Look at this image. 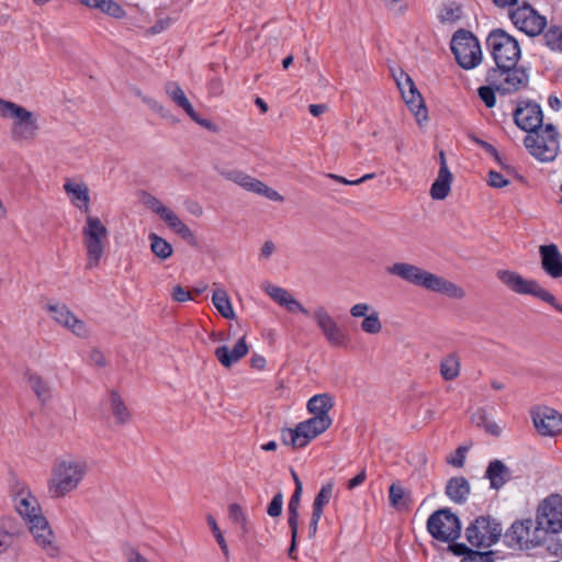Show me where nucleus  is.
I'll list each match as a JSON object with an SVG mask.
<instances>
[{
  "label": "nucleus",
  "mask_w": 562,
  "mask_h": 562,
  "mask_svg": "<svg viewBox=\"0 0 562 562\" xmlns=\"http://www.w3.org/2000/svg\"><path fill=\"white\" fill-rule=\"evenodd\" d=\"M323 514L319 513H312V518L310 522V536L314 537L317 531V525Z\"/></svg>",
  "instance_id": "0e129e2a"
},
{
  "label": "nucleus",
  "mask_w": 562,
  "mask_h": 562,
  "mask_svg": "<svg viewBox=\"0 0 562 562\" xmlns=\"http://www.w3.org/2000/svg\"><path fill=\"white\" fill-rule=\"evenodd\" d=\"M485 476L490 480L492 488L499 490L512 479V471L503 461L493 460L486 469Z\"/></svg>",
  "instance_id": "473e14b6"
},
{
  "label": "nucleus",
  "mask_w": 562,
  "mask_h": 562,
  "mask_svg": "<svg viewBox=\"0 0 562 562\" xmlns=\"http://www.w3.org/2000/svg\"><path fill=\"white\" fill-rule=\"evenodd\" d=\"M367 479L366 470H361L355 477L348 481L347 487L348 490H353L361 485Z\"/></svg>",
  "instance_id": "bf43d9fd"
},
{
  "label": "nucleus",
  "mask_w": 562,
  "mask_h": 562,
  "mask_svg": "<svg viewBox=\"0 0 562 562\" xmlns=\"http://www.w3.org/2000/svg\"><path fill=\"white\" fill-rule=\"evenodd\" d=\"M13 504L16 513L25 524L44 516L37 498L29 490L18 492L14 495Z\"/></svg>",
  "instance_id": "a878e982"
},
{
  "label": "nucleus",
  "mask_w": 562,
  "mask_h": 562,
  "mask_svg": "<svg viewBox=\"0 0 562 562\" xmlns=\"http://www.w3.org/2000/svg\"><path fill=\"white\" fill-rule=\"evenodd\" d=\"M137 95L142 99V101L154 112L158 113L161 117L168 119L170 116L169 112L154 98L142 95L140 92H137Z\"/></svg>",
  "instance_id": "09e8293b"
},
{
  "label": "nucleus",
  "mask_w": 562,
  "mask_h": 562,
  "mask_svg": "<svg viewBox=\"0 0 562 562\" xmlns=\"http://www.w3.org/2000/svg\"><path fill=\"white\" fill-rule=\"evenodd\" d=\"M453 176L449 169L439 170L436 180L430 188V196L434 200H445L450 191Z\"/></svg>",
  "instance_id": "c9c22d12"
},
{
  "label": "nucleus",
  "mask_w": 562,
  "mask_h": 562,
  "mask_svg": "<svg viewBox=\"0 0 562 562\" xmlns=\"http://www.w3.org/2000/svg\"><path fill=\"white\" fill-rule=\"evenodd\" d=\"M127 562H149V560L138 551L132 550L127 555Z\"/></svg>",
  "instance_id": "774afa93"
},
{
  "label": "nucleus",
  "mask_w": 562,
  "mask_h": 562,
  "mask_svg": "<svg viewBox=\"0 0 562 562\" xmlns=\"http://www.w3.org/2000/svg\"><path fill=\"white\" fill-rule=\"evenodd\" d=\"M467 448L459 447L456 451V456L448 460L450 464L457 468H462L464 464Z\"/></svg>",
  "instance_id": "4d7b16f0"
},
{
  "label": "nucleus",
  "mask_w": 562,
  "mask_h": 562,
  "mask_svg": "<svg viewBox=\"0 0 562 562\" xmlns=\"http://www.w3.org/2000/svg\"><path fill=\"white\" fill-rule=\"evenodd\" d=\"M461 562H494L491 553L471 552Z\"/></svg>",
  "instance_id": "5fc2aeb1"
},
{
  "label": "nucleus",
  "mask_w": 562,
  "mask_h": 562,
  "mask_svg": "<svg viewBox=\"0 0 562 562\" xmlns=\"http://www.w3.org/2000/svg\"><path fill=\"white\" fill-rule=\"evenodd\" d=\"M206 520H207V524H209L216 541L222 540L224 538V536H223L216 520L214 519V517L212 515H207Z\"/></svg>",
  "instance_id": "052dcab7"
},
{
  "label": "nucleus",
  "mask_w": 562,
  "mask_h": 562,
  "mask_svg": "<svg viewBox=\"0 0 562 562\" xmlns=\"http://www.w3.org/2000/svg\"><path fill=\"white\" fill-rule=\"evenodd\" d=\"M531 418L536 430L541 436L554 437L562 434V414L558 411L539 406L531 411Z\"/></svg>",
  "instance_id": "412c9836"
},
{
  "label": "nucleus",
  "mask_w": 562,
  "mask_h": 562,
  "mask_svg": "<svg viewBox=\"0 0 562 562\" xmlns=\"http://www.w3.org/2000/svg\"><path fill=\"white\" fill-rule=\"evenodd\" d=\"M289 527L291 529L292 538L296 539L299 527V512H289Z\"/></svg>",
  "instance_id": "13d9d810"
},
{
  "label": "nucleus",
  "mask_w": 562,
  "mask_h": 562,
  "mask_svg": "<svg viewBox=\"0 0 562 562\" xmlns=\"http://www.w3.org/2000/svg\"><path fill=\"white\" fill-rule=\"evenodd\" d=\"M514 25L529 36L539 35L547 25V19L530 4H524L510 12Z\"/></svg>",
  "instance_id": "6ab92c4d"
},
{
  "label": "nucleus",
  "mask_w": 562,
  "mask_h": 562,
  "mask_svg": "<svg viewBox=\"0 0 562 562\" xmlns=\"http://www.w3.org/2000/svg\"><path fill=\"white\" fill-rule=\"evenodd\" d=\"M386 272L449 299L463 300L467 295L465 290L459 284L408 262H395L386 268Z\"/></svg>",
  "instance_id": "f03ea898"
},
{
  "label": "nucleus",
  "mask_w": 562,
  "mask_h": 562,
  "mask_svg": "<svg viewBox=\"0 0 562 562\" xmlns=\"http://www.w3.org/2000/svg\"><path fill=\"white\" fill-rule=\"evenodd\" d=\"M312 317L317 328L330 346L344 347L346 345L347 334L338 325L326 307L322 305L317 306L313 311Z\"/></svg>",
  "instance_id": "a211bd4d"
},
{
  "label": "nucleus",
  "mask_w": 562,
  "mask_h": 562,
  "mask_svg": "<svg viewBox=\"0 0 562 562\" xmlns=\"http://www.w3.org/2000/svg\"><path fill=\"white\" fill-rule=\"evenodd\" d=\"M228 515H229V518L234 522L239 524L245 531L247 530V528H246V525H247L246 515H245L243 508L238 504H231L229 505V507H228Z\"/></svg>",
  "instance_id": "8fccbe9b"
},
{
  "label": "nucleus",
  "mask_w": 562,
  "mask_h": 562,
  "mask_svg": "<svg viewBox=\"0 0 562 562\" xmlns=\"http://www.w3.org/2000/svg\"><path fill=\"white\" fill-rule=\"evenodd\" d=\"M213 286V305L224 318L234 319L236 317V314L234 312L227 291L218 286L216 283H214Z\"/></svg>",
  "instance_id": "e433bc0d"
},
{
  "label": "nucleus",
  "mask_w": 562,
  "mask_h": 562,
  "mask_svg": "<svg viewBox=\"0 0 562 562\" xmlns=\"http://www.w3.org/2000/svg\"><path fill=\"white\" fill-rule=\"evenodd\" d=\"M384 5L394 14L402 15L407 10L405 0H382Z\"/></svg>",
  "instance_id": "603ef678"
},
{
  "label": "nucleus",
  "mask_w": 562,
  "mask_h": 562,
  "mask_svg": "<svg viewBox=\"0 0 562 562\" xmlns=\"http://www.w3.org/2000/svg\"><path fill=\"white\" fill-rule=\"evenodd\" d=\"M462 16V8L456 2L445 3L439 11V20L445 24H454Z\"/></svg>",
  "instance_id": "79ce46f5"
},
{
  "label": "nucleus",
  "mask_w": 562,
  "mask_h": 562,
  "mask_svg": "<svg viewBox=\"0 0 562 562\" xmlns=\"http://www.w3.org/2000/svg\"><path fill=\"white\" fill-rule=\"evenodd\" d=\"M303 490H295L289 502V512H297Z\"/></svg>",
  "instance_id": "e2e57ef3"
},
{
  "label": "nucleus",
  "mask_w": 562,
  "mask_h": 562,
  "mask_svg": "<svg viewBox=\"0 0 562 562\" xmlns=\"http://www.w3.org/2000/svg\"><path fill=\"white\" fill-rule=\"evenodd\" d=\"M81 4L86 5L90 9H98L102 13L116 19L121 20L126 16V11L124 8L117 3L114 0H79Z\"/></svg>",
  "instance_id": "72a5a7b5"
},
{
  "label": "nucleus",
  "mask_w": 562,
  "mask_h": 562,
  "mask_svg": "<svg viewBox=\"0 0 562 562\" xmlns=\"http://www.w3.org/2000/svg\"><path fill=\"white\" fill-rule=\"evenodd\" d=\"M145 206L158 215L161 221L178 236L189 244L195 243V236L190 227L178 216V214L165 205L159 199L146 194L143 200Z\"/></svg>",
  "instance_id": "ddd939ff"
},
{
  "label": "nucleus",
  "mask_w": 562,
  "mask_h": 562,
  "mask_svg": "<svg viewBox=\"0 0 562 562\" xmlns=\"http://www.w3.org/2000/svg\"><path fill=\"white\" fill-rule=\"evenodd\" d=\"M529 154L541 162L553 161L559 153V133L553 124L529 133L524 139Z\"/></svg>",
  "instance_id": "39448f33"
},
{
  "label": "nucleus",
  "mask_w": 562,
  "mask_h": 562,
  "mask_svg": "<svg viewBox=\"0 0 562 562\" xmlns=\"http://www.w3.org/2000/svg\"><path fill=\"white\" fill-rule=\"evenodd\" d=\"M82 244L87 254V269L99 267L109 244V229L94 215L88 214L81 229Z\"/></svg>",
  "instance_id": "20e7f679"
},
{
  "label": "nucleus",
  "mask_w": 562,
  "mask_h": 562,
  "mask_svg": "<svg viewBox=\"0 0 562 562\" xmlns=\"http://www.w3.org/2000/svg\"><path fill=\"white\" fill-rule=\"evenodd\" d=\"M486 81L503 93L509 94L525 89L529 82V74L522 66L496 67L488 70Z\"/></svg>",
  "instance_id": "0eeeda50"
},
{
  "label": "nucleus",
  "mask_w": 562,
  "mask_h": 562,
  "mask_svg": "<svg viewBox=\"0 0 562 562\" xmlns=\"http://www.w3.org/2000/svg\"><path fill=\"white\" fill-rule=\"evenodd\" d=\"M501 535V525L495 519L485 516L476 518L465 530L467 540L476 548L492 547Z\"/></svg>",
  "instance_id": "4468645a"
},
{
  "label": "nucleus",
  "mask_w": 562,
  "mask_h": 562,
  "mask_svg": "<svg viewBox=\"0 0 562 562\" xmlns=\"http://www.w3.org/2000/svg\"><path fill=\"white\" fill-rule=\"evenodd\" d=\"M149 248L151 252L160 260H167L173 255L172 245L156 233L148 235Z\"/></svg>",
  "instance_id": "58836bf2"
},
{
  "label": "nucleus",
  "mask_w": 562,
  "mask_h": 562,
  "mask_svg": "<svg viewBox=\"0 0 562 562\" xmlns=\"http://www.w3.org/2000/svg\"><path fill=\"white\" fill-rule=\"evenodd\" d=\"M276 250V246L271 240H266L261 247V256L269 258Z\"/></svg>",
  "instance_id": "69168bd1"
},
{
  "label": "nucleus",
  "mask_w": 562,
  "mask_h": 562,
  "mask_svg": "<svg viewBox=\"0 0 562 562\" xmlns=\"http://www.w3.org/2000/svg\"><path fill=\"white\" fill-rule=\"evenodd\" d=\"M63 188L70 203L76 209L87 215L90 214V192L85 181L66 179Z\"/></svg>",
  "instance_id": "393cba45"
},
{
  "label": "nucleus",
  "mask_w": 562,
  "mask_h": 562,
  "mask_svg": "<svg viewBox=\"0 0 562 562\" xmlns=\"http://www.w3.org/2000/svg\"><path fill=\"white\" fill-rule=\"evenodd\" d=\"M541 263L544 271L552 278L562 277V256L553 244L540 246Z\"/></svg>",
  "instance_id": "c756f323"
},
{
  "label": "nucleus",
  "mask_w": 562,
  "mask_h": 562,
  "mask_svg": "<svg viewBox=\"0 0 562 562\" xmlns=\"http://www.w3.org/2000/svg\"><path fill=\"white\" fill-rule=\"evenodd\" d=\"M262 289L276 303L285 307L290 313L310 315V312L288 290L271 283L263 284Z\"/></svg>",
  "instance_id": "cd10ccee"
},
{
  "label": "nucleus",
  "mask_w": 562,
  "mask_h": 562,
  "mask_svg": "<svg viewBox=\"0 0 562 562\" xmlns=\"http://www.w3.org/2000/svg\"><path fill=\"white\" fill-rule=\"evenodd\" d=\"M171 296L175 301L179 303H183L192 299L191 293L179 284L173 286Z\"/></svg>",
  "instance_id": "6e6d98bb"
},
{
  "label": "nucleus",
  "mask_w": 562,
  "mask_h": 562,
  "mask_svg": "<svg viewBox=\"0 0 562 562\" xmlns=\"http://www.w3.org/2000/svg\"><path fill=\"white\" fill-rule=\"evenodd\" d=\"M85 457L67 454L55 460L48 479V493L53 498H64L77 491L89 473Z\"/></svg>",
  "instance_id": "f257e3e1"
},
{
  "label": "nucleus",
  "mask_w": 562,
  "mask_h": 562,
  "mask_svg": "<svg viewBox=\"0 0 562 562\" xmlns=\"http://www.w3.org/2000/svg\"><path fill=\"white\" fill-rule=\"evenodd\" d=\"M460 360L457 355L450 353L441 360L440 373L447 381L454 380L460 374Z\"/></svg>",
  "instance_id": "ea45409f"
},
{
  "label": "nucleus",
  "mask_w": 562,
  "mask_h": 562,
  "mask_svg": "<svg viewBox=\"0 0 562 562\" xmlns=\"http://www.w3.org/2000/svg\"><path fill=\"white\" fill-rule=\"evenodd\" d=\"M497 278L510 291L517 294H530L552 305L562 313V305L557 302L554 295L543 289L537 281L522 278L519 273L510 270L497 271Z\"/></svg>",
  "instance_id": "6e6552de"
},
{
  "label": "nucleus",
  "mask_w": 562,
  "mask_h": 562,
  "mask_svg": "<svg viewBox=\"0 0 562 562\" xmlns=\"http://www.w3.org/2000/svg\"><path fill=\"white\" fill-rule=\"evenodd\" d=\"M45 310L58 326L78 338H89L90 329L86 322L79 318L65 303H48Z\"/></svg>",
  "instance_id": "2eb2a0df"
},
{
  "label": "nucleus",
  "mask_w": 562,
  "mask_h": 562,
  "mask_svg": "<svg viewBox=\"0 0 562 562\" xmlns=\"http://www.w3.org/2000/svg\"><path fill=\"white\" fill-rule=\"evenodd\" d=\"M173 23H175L173 18L162 16V18L157 19V21L155 22V24L153 26H149V27H144L142 25H136V26L142 29V34L145 37H153V36L159 35V34L166 32L167 30H169L173 25Z\"/></svg>",
  "instance_id": "37998d69"
},
{
  "label": "nucleus",
  "mask_w": 562,
  "mask_h": 562,
  "mask_svg": "<svg viewBox=\"0 0 562 562\" xmlns=\"http://www.w3.org/2000/svg\"><path fill=\"white\" fill-rule=\"evenodd\" d=\"M283 506V496L281 493H278L273 496L271 502L268 505L267 513L271 517H279L282 513Z\"/></svg>",
  "instance_id": "3c124183"
},
{
  "label": "nucleus",
  "mask_w": 562,
  "mask_h": 562,
  "mask_svg": "<svg viewBox=\"0 0 562 562\" xmlns=\"http://www.w3.org/2000/svg\"><path fill=\"white\" fill-rule=\"evenodd\" d=\"M331 425L326 419L311 417L299 423L295 428L282 432V441L293 448H304L313 439L324 434Z\"/></svg>",
  "instance_id": "9b49d317"
},
{
  "label": "nucleus",
  "mask_w": 562,
  "mask_h": 562,
  "mask_svg": "<svg viewBox=\"0 0 562 562\" xmlns=\"http://www.w3.org/2000/svg\"><path fill=\"white\" fill-rule=\"evenodd\" d=\"M389 499L392 507L403 509L408 507L409 493L400 484H392L389 490Z\"/></svg>",
  "instance_id": "a19ab883"
},
{
  "label": "nucleus",
  "mask_w": 562,
  "mask_h": 562,
  "mask_svg": "<svg viewBox=\"0 0 562 562\" xmlns=\"http://www.w3.org/2000/svg\"><path fill=\"white\" fill-rule=\"evenodd\" d=\"M352 318H363L360 328L368 335H379L383 325L379 312L368 303H356L349 310Z\"/></svg>",
  "instance_id": "b1692460"
},
{
  "label": "nucleus",
  "mask_w": 562,
  "mask_h": 562,
  "mask_svg": "<svg viewBox=\"0 0 562 562\" xmlns=\"http://www.w3.org/2000/svg\"><path fill=\"white\" fill-rule=\"evenodd\" d=\"M89 358H90V361L98 367L105 366V358H104L103 353L98 349H93L90 352Z\"/></svg>",
  "instance_id": "680f3d73"
},
{
  "label": "nucleus",
  "mask_w": 562,
  "mask_h": 562,
  "mask_svg": "<svg viewBox=\"0 0 562 562\" xmlns=\"http://www.w3.org/2000/svg\"><path fill=\"white\" fill-rule=\"evenodd\" d=\"M334 407V398L328 393L316 394L312 396L306 405V408L314 418L326 419L327 424L331 425L333 419L329 416V411Z\"/></svg>",
  "instance_id": "7c9ffc66"
},
{
  "label": "nucleus",
  "mask_w": 562,
  "mask_h": 562,
  "mask_svg": "<svg viewBox=\"0 0 562 562\" xmlns=\"http://www.w3.org/2000/svg\"><path fill=\"white\" fill-rule=\"evenodd\" d=\"M334 490V483L328 482L322 486L319 492L317 493L314 503H313V512L323 514L324 507L329 503Z\"/></svg>",
  "instance_id": "a18cd8bd"
},
{
  "label": "nucleus",
  "mask_w": 562,
  "mask_h": 562,
  "mask_svg": "<svg viewBox=\"0 0 562 562\" xmlns=\"http://www.w3.org/2000/svg\"><path fill=\"white\" fill-rule=\"evenodd\" d=\"M10 524V519H3L0 524V554L12 546L16 535V531L11 528Z\"/></svg>",
  "instance_id": "c03bdc74"
},
{
  "label": "nucleus",
  "mask_w": 562,
  "mask_h": 562,
  "mask_svg": "<svg viewBox=\"0 0 562 562\" xmlns=\"http://www.w3.org/2000/svg\"><path fill=\"white\" fill-rule=\"evenodd\" d=\"M165 91L167 95L190 116L191 120L207 130H212L213 124L211 121L200 117L187 98L184 91L177 82H168L165 86Z\"/></svg>",
  "instance_id": "bb28decb"
},
{
  "label": "nucleus",
  "mask_w": 562,
  "mask_h": 562,
  "mask_svg": "<svg viewBox=\"0 0 562 562\" xmlns=\"http://www.w3.org/2000/svg\"><path fill=\"white\" fill-rule=\"evenodd\" d=\"M451 50L463 69H473L482 61L480 43L471 32L459 30L451 40Z\"/></svg>",
  "instance_id": "9d476101"
},
{
  "label": "nucleus",
  "mask_w": 562,
  "mask_h": 562,
  "mask_svg": "<svg viewBox=\"0 0 562 562\" xmlns=\"http://www.w3.org/2000/svg\"><path fill=\"white\" fill-rule=\"evenodd\" d=\"M0 117L11 120L10 134L15 142L31 143L38 135V116L15 102L0 98Z\"/></svg>",
  "instance_id": "7ed1b4c3"
},
{
  "label": "nucleus",
  "mask_w": 562,
  "mask_h": 562,
  "mask_svg": "<svg viewBox=\"0 0 562 562\" xmlns=\"http://www.w3.org/2000/svg\"><path fill=\"white\" fill-rule=\"evenodd\" d=\"M515 124L522 131L532 133L542 126L543 113L541 106L532 101L520 102L514 111Z\"/></svg>",
  "instance_id": "4be33fe9"
},
{
  "label": "nucleus",
  "mask_w": 562,
  "mask_h": 562,
  "mask_svg": "<svg viewBox=\"0 0 562 562\" xmlns=\"http://www.w3.org/2000/svg\"><path fill=\"white\" fill-rule=\"evenodd\" d=\"M36 547L47 557L57 558L60 554L55 532L45 516L32 519L25 524Z\"/></svg>",
  "instance_id": "dca6fc26"
},
{
  "label": "nucleus",
  "mask_w": 562,
  "mask_h": 562,
  "mask_svg": "<svg viewBox=\"0 0 562 562\" xmlns=\"http://www.w3.org/2000/svg\"><path fill=\"white\" fill-rule=\"evenodd\" d=\"M248 352V346L246 338L241 337L236 345L229 349L227 346H221L215 349V357L225 368H229L236 363L239 359L246 356Z\"/></svg>",
  "instance_id": "2f4dec72"
},
{
  "label": "nucleus",
  "mask_w": 562,
  "mask_h": 562,
  "mask_svg": "<svg viewBox=\"0 0 562 562\" xmlns=\"http://www.w3.org/2000/svg\"><path fill=\"white\" fill-rule=\"evenodd\" d=\"M393 77L396 81L397 88L401 91L402 98L404 99L411 112L416 117L418 124L427 121V110L424 104L423 97L417 90L413 79L403 70L394 74Z\"/></svg>",
  "instance_id": "f3484780"
},
{
  "label": "nucleus",
  "mask_w": 562,
  "mask_h": 562,
  "mask_svg": "<svg viewBox=\"0 0 562 562\" xmlns=\"http://www.w3.org/2000/svg\"><path fill=\"white\" fill-rule=\"evenodd\" d=\"M496 67L515 66L521 55L519 43L503 30H494L487 37Z\"/></svg>",
  "instance_id": "1a4fd4ad"
},
{
  "label": "nucleus",
  "mask_w": 562,
  "mask_h": 562,
  "mask_svg": "<svg viewBox=\"0 0 562 562\" xmlns=\"http://www.w3.org/2000/svg\"><path fill=\"white\" fill-rule=\"evenodd\" d=\"M487 182L491 187L496 188V189H502L509 184V181L506 178H504L503 175H501L497 171H493V170H491L488 172Z\"/></svg>",
  "instance_id": "864d4df0"
},
{
  "label": "nucleus",
  "mask_w": 562,
  "mask_h": 562,
  "mask_svg": "<svg viewBox=\"0 0 562 562\" xmlns=\"http://www.w3.org/2000/svg\"><path fill=\"white\" fill-rule=\"evenodd\" d=\"M495 91L497 90L491 83L490 86L480 87L477 90L480 99L487 108H493L496 103Z\"/></svg>",
  "instance_id": "de8ad7c7"
},
{
  "label": "nucleus",
  "mask_w": 562,
  "mask_h": 562,
  "mask_svg": "<svg viewBox=\"0 0 562 562\" xmlns=\"http://www.w3.org/2000/svg\"><path fill=\"white\" fill-rule=\"evenodd\" d=\"M447 496L454 503L463 504L470 494V484L463 476L452 477L446 486Z\"/></svg>",
  "instance_id": "f704fd0d"
},
{
  "label": "nucleus",
  "mask_w": 562,
  "mask_h": 562,
  "mask_svg": "<svg viewBox=\"0 0 562 562\" xmlns=\"http://www.w3.org/2000/svg\"><path fill=\"white\" fill-rule=\"evenodd\" d=\"M23 378L40 403L46 404L53 398V387L40 372L27 368Z\"/></svg>",
  "instance_id": "c85d7f7f"
},
{
  "label": "nucleus",
  "mask_w": 562,
  "mask_h": 562,
  "mask_svg": "<svg viewBox=\"0 0 562 562\" xmlns=\"http://www.w3.org/2000/svg\"><path fill=\"white\" fill-rule=\"evenodd\" d=\"M543 41L550 49L562 53V27L551 26L544 33Z\"/></svg>",
  "instance_id": "49530a36"
},
{
  "label": "nucleus",
  "mask_w": 562,
  "mask_h": 562,
  "mask_svg": "<svg viewBox=\"0 0 562 562\" xmlns=\"http://www.w3.org/2000/svg\"><path fill=\"white\" fill-rule=\"evenodd\" d=\"M223 176L227 180L236 183L237 186L241 187L246 191L265 196L270 201H274V202H283L284 201V198L278 191L268 187L266 183L251 177L250 175H247L244 171L229 170V171L224 172Z\"/></svg>",
  "instance_id": "aec40b11"
},
{
  "label": "nucleus",
  "mask_w": 562,
  "mask_h": 562,
  "mask_svg": "<svg viewBox=\"0 0 562 562\" xmlns=\"http://www.w3.org/2000/svg\"><path fill=\"white\" fill-rule=\"evenodd\" d=\"M510 546L519 548L537 547L541 543L539 533H535L532 519L515 521L505 535Z\"/></svg>",
  "instance_id": "5701e85b"
},
{
  "label": "nucleus",
  "mask_w": 562,
  "mask_h": 562,
  "mask_svg": "<svg viewBox=\"0 0 562 562\" xmlns=\"http://www.w3.org/2000/svg\"><path fill=\"white\" fill-rule=\"evenodd\" d=\"M428 532L437 540L451 542L461 532V524L457 515L443 508L432 513L427 520Z\"/></svg>",
  "instance_id": "f8f14e48"
},
{
  "label": "nucleus",
  "mask_w": 562,
  "mask_h": 562,
  "mask_svg": "<svg viewBox=\"0 0 562 562\" xmlns=\"http://www.w3.org/2000/svg\"><path fill=\"white\" fill-rule=\"evenodd\" d=\"M109 406L117 425H124L130 420L131 413L117 392L112 391L110 393Z\"/></svg>",
  "instance_id": "4c0bfd02"
},
{
  "label": "nucleus",
  "mask_w": 562,
  "mask_h": 562,
  "mask_svg": "<svg viewBox=\"0 0 562 562\" xmlns=\"http://www.w3.org/2000/svg\"><path fill=\"white\" fill-rule=\"evenodd\" d=\"M539 532H562V495L550 494L538 504L535 533Z\"/></svg>",
  "instance_id": "423d86ee"
},
{
  "label": "nucleus",
  "mask_w": 562,
  "mask_h": 562,
  "mask_svg": "<svg viewBox=\"0 0 562 562\" xmlns=\"http://www.w3.org/2000/svg\"><path fill=\"white\" fill-rule=\"evenodd\" d=\"M308 110L313 116H319L328 110V106L326 104H311Z\"/></svg>",
  "instance_id": "338daca9"
}]
</instances>
